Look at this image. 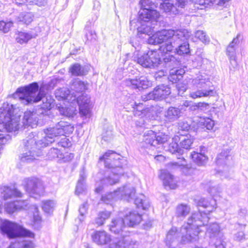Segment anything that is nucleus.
<instances>
[{
  "label": "nucleus",
  "instance_id": "51",
  "mask_svg": "<svg viewBox=\"0 0 248 248\" xmlns=\"http://www.w3.org/2000/svg\"><path fill=\"white\" fill-rule=\"evenodd\" d=\"M88 209L87 203L85 202L81 205V206L79 208V213L80 214L79 217H78V219L80 222H82L84 219V216L87 213Z\"/></svg>",
  "mask_w": 248,
  "mask_h": 248
},
{
  "label": "nucleus",
  "instance_id": "35",
  "mask_svg": "<svg viewBox=\"0 0 248 248\" xmlns=\"http://www.w3.org/2000/svg\"><path fill=\"white\" fill-rule=\"evenodd\" d=\"M190 208L187 204H180L176 209V215L180 217H185L190 212Z\"/></svg>",
  "mask_w": 248,
  "mask_h": 248
},
{
  "label": "nucleus",
  "instance_id": "27",
  "mask_svg": "<svg viewBox=\"0 0 248 248\" xmlns=\"http://www.w3.org/2000/svg\"><path fill=\"white\" fill-rule=\"evenodd\" d=\"M181 116V111L179 108L170 107L164 113L165 120L168 122H172L177 120Z\"/></svg>",
  "mask_w": 248,
  "mask_h": 248
},
{
  "label": "nucleus",
  "instance_id": "14",
  "mask_svg": "<svg viewBox=\"0 0 248 248\" xmlns=\"http://www.w3.org/2000/svg\"><path fill=\"white\" fill-rule=\"evenodd\" d=\"M168 136L159 134L156 135L154 131L149 130L145 132L143 135V141L146 144L145 147L148 148L149 147H155L159 143H165L168 140Z\"/></svg>",
  "mask_w": 248,
  "mask_h": 248
},
{
  "label": "nucleus",
  "instance_id": "52",
  "mask_svg": "<svg viewBox=\"0 0 248 248\" xmlns=\"http://www.w3.org/2000/svg\"><path fill=\"white\" fill-rule=\"evenodd\" d=\"M60 151L57 148H51L47 153L49 158L53 159L56 157L61 158L62 154L60 153Z\"/></svg>",
  "mask_w": 248,
  "mask_h": 248
},
{
  "label": "nucleus",
  "instance_id": "30",
  "mask_svg": "<svg viewBox=\"0 0 248 248\" xmlns=\"http://www.w3.org/2000/svg\"><path fill=\"white\" fill-rule=\"evenodd\" d=\"M179 146L181 149L189 150L194 141V138L189 134L180 135Z\"/></svg>",
  "mask_w": 248,
  "mask_h": 248
},
{
  "label": "nucleus",
  "instance_id": "3",
  "mask_svg": "<svg viewBox=\"0 0 248 248\" xmlns=\"http://www.w3.org/2000/svg\"><path fill=\"white\" fill-rule=\"evenodd\" d=\"M105 167L110 169L105 172V177L101 180L103 185H112L119 182L120 176L124 173V167L127 161L115 152L109 150L99 158Z\"/></svg>",
  "mask_w": 248,
  "mask_h": 248
},
{
  "label": "nucleus",
  "instance_id": "41",
  "mask_svg": "<svg viewBox=\"0 0 248 248\" xmlns=\"http://www.w3.org/2000/svg\"><path fill=\"white\" fill-rule=\"evenodd\" d=\"M55 206V202L52 200H46L42 202V209L47 213L52 212Z\"/></svg>",
  "mask_w": 248,
  "mask_h": 248
},
{
  "label": "nucleus",
  "instance_id": "19",
  "mask_svg": "<svg viewBox=\"0 0 248 248\" xmlns=\"http://www.w3.org/2000/svg\"><path fill=\"white\" fill-rule=\"evenodd\" d=\"M136 190L130 185H126L115 190V195L120 198L130 201L135 196Z\"/></svg>",
  "mask_w": 248,
  "mask_h": 248
},
{
  "label": "nucleus",
  "instance_id": "50",
  "mask_svg": "<svg viewBox=\"0 0 248 248\" xmlns=\"http://www.w3.org/2000/svg\"><path fill=\"white\" fill-rule=\"evenodd\" d=\"M13 23L12 21L5 22L4 21H0V31L3 33H7L12 27Z\"/></svg>",
  "mask_w": 248,
  "mask_h": 248
},
{
  "label": "nucleus",
  "instance_id": "25",
  "mask_svg": "<svg viewBox=\"0 0 248 248\" xmlns=\"http://www.w3.org/2000/svg\"><path fill=\"white\" fill-rule=\"evenodd\" d=\"M93 241L97 245H104L110 240V235L105 231H96L92 235Z\"/></svg>",
  "mask_w": 248,
  "mask_h": 248
},
{
  "label": "nucleus",
  "instance_id": "60",
  "mask_svg": "<svg viewBox=\"0 0 248 248\" xmlns=\"http://www.w3.org/2000/svg\"><path fill=\"white\" fill-rule=\"evenodd\" d=\"M31 207L35 211V214H34L33 216L34 221L35 222H39L41 220V217L38 214V208L36 206L34 205L32 206Z\"/></svg>",
  "mask_w": 248,
  "mask_h": 248
},
{
  "label": "nucleus",
  "instance_id": "16",
  "mask_svg": "<svg viewBox=\"0 0 248 248\" xmlns=\"http://www.w3.org/2000/svg\"><path fill=\"white\" fill-rule=\"evenodd\" d=\"M90 97L87 94H82L81 95L77 97L76 100L72 103L74 104L77 102L79 106V114L81 116L85 117L90 115L91 104H90Z\"/></svg>",
  "mask_w": 248,
  "mask_h": 248
},
{
  "label": "nucleus",
  "instance_id": "63",
  "mask_svg": "<svg viewBox=\"0 0 248 248\" xmlns=\"http://www.w3.org/2000/svg\"><path fill=\"white\" fill-rule=\"evenodd\" d=\"M168 79L172 82H176L177 81L180 80V78L174 74L173 72H171L170 76L168 78Z\"/></svg>",
  "mask_w": 248,
  "mask_h": 248
},
{
  "label": "nucleus",
  "instance_id": "56",
  "mask_svg": "<svg viewBox=\"0 0 248 248\" xmlns=\"http://www.w3.org/2000/svg\"><path fill=\"white\" fill-rule=\"evenodd\" d=\"M190 127V125L187 122L185 121L180 122L178 124L179 129L182 131H188Z\"/></svg>",
  "mask_w": 248,
  "mask_h": 248
},
{
  "label": "nucleus",
  "instance_id": "20",
  "mask_svg": "<svg viewBox=\"0 0 248 248\" xmlns=\"http://www.w3.org/2000/svg\"><path fill=\"white\" fill-rule=\"evenodd\" d=\"M28 204V201H16L6 203L4 208L6 212L11 214L20 209H27Z\"/></svg>",
  "mask_w": 248,
  "mask_h": 248
},
{
  "label": "nucleus",
  "instance_id": "5",
  "mask_svg": "<svg viewBox=\"0 0 248 248\" xmlns=\"http://www.w3.org/2000/svg\"><path fill=\"white\" fill-rule=\"evenodd\" d=\"M183 29L163 30L156 32L148 39L149 44L156 45L166 43L160 46V50L163 53L172 52L173 45H177L185 39L186 36L182 32Z\"/></svg>",
  "mask_w": 248,
  "mask_h": 248
},
{
  "label": "nucleus",
  "instance_id": "55",
  "mask_svg": "<svg viewBox=\"0 0 248 248\" xmlns=\"http://www.w3.org/2000/svg\"><path fill=\"white\" fill-rule=\"evenodd\" d=\"M176 87L178 92V93L180 96H182L187 89L186 85L182 83L177 84Z\"/></svg>",
  "mask_w": 248,
  "mask_h": 248
},
{
  "label": "nucleus",
  "instance_id": "64",
  "mask_svg": "<svg viewBox=\"0 0 248 248\" xmlns=\"http://www.w3.org/2000/svg\"><path fill=\"white\" fill-rule=\"evenodd\" d=\"M164 62L167 64L168 63H172L174 62L175 58L172 55H168L163 58Z\"/></svg>",
  "mask_w": 248,
  "mask_h": 248
},
{
  "label": "nucleus",
  "instance_id": "43",
  "mask_svg": "<svg viewBox=\"0 0 248 248\" xmlns=\"http://www.w3.org/2000/svg\"><path fill=\"white\" fill-rule=\"evenodd\" d=\"M70 71L72 75L75 76H81L84 74L83 69H82L80 65L78 63L73 64L70 69Z\"/></svg>",
  "mask_w": 248,
  "mask_h": 248
},
{
  "label": "nucleus",
  "instance_id": "6",
  "mask_svg": "<svg viewBox=\"0 0 248 248\" xmlns=\"http://www.w3.org/2000/svg\"><path fill=\"white\" fill-rule=\"evenodd\" d=\"M150 0H141L140 3L142 9L139 12V21L141 25L138 28V32L140 34L150 35L153 32L154 27L152 25L156 23L160 15L155 10L149 5Z\"/></svg>",
  "mask_w": 248,
  "mask_h": 248
},
{
  "label": "nucleus",
  "instance_id": "53",
  "mask_svg": "<svg viewBox=\"0 0 248 248\" xmlns=\"http://www.w3.org/2000/svg\"><path fill=\"white\" fill-rule=\"evenodd\" d=\"M74 157L73 153H66L62 155L61 158H59L63 162H68L71 161Z\"/></svg>",
  "mask_w": 248,
  "mask_h": 248
},
{
  "label": "nucleus",
  "instance_id": "12",
  "mask_svg": "<svg viewBox=\"0 0 248 248\" xmlns=\"http://www.w3.org/2000/svg\"><path fill=\"white\" fill-rule=\"evenodd\" d=\"M134 60L143 67L154 68L160 63V58L156 51L151 50L137 58L134 57Z\"/></svg>",
  "mask_w": 248,
  "mask_h": 248
},
{
  "label": "nucleus",
  "instance_id": "34",
  "mask_svg": "<svg viewBox=\"0 0 248 248\" xmlns=\"http://www.w3.org/2000/svg\"><path fill=\"white\" fill-rule=\"evenodd\" d=\"M70 104L69 106L68 107H59V110L60 113L63 116L70 117H73L76 114V108L75 106Z\"/></svg>",
  "mask_w": 248,
  "mask_h": 248
},
{
  "label": "nucleus",
  "instance_id": "18",
  "mask_svg": "<svg viewBox=\"0 0 248 248\" xmlns=\"http://www.w3.org/2000/svg\"><path fill=\"white\" fill-rule=\"evenodd\" d=\"M182 32L185 34V39L180 41L178 44L173 45L172 52L174 51L179 55H183L187 54L190 52L189 45L188 42V39L190 36V33L186 29H183Z\"/></svg>",
  "mask_w": 248,
  "mask_h": 248
},
{
  "label": "nucleus",
  "instance_id": "42",
  "mask_svg": "<svg viewBox=\"0 0 248 248\" xmlns=\"http://www.w3.org/2000/svg\"><path fill=\"white\" fill-rule=\"evenodd\" d=\"M84 177L82 174L80 175V178L78 181L76 190V193L77 195H79L83 193L85 191L86 186L84 185Z\"/></svg>",
  "mask_w": 248,
  "mask_h": 248
},
{
  "label": "nucleus",
  "instance_id": "58",
  "mask_svg": "<svg viewBox=\"0 0 248 248\" xmlns=\"http://www.w3.org/2000/svg\"><path fill=\"white\" fill-rule=\"evenodd\" d=\"M47 0H30V4H35L38 6H43L46 4Z\"/></svg>",
  "mask_w": 248,
  "mask_h": 248
},
{
  "label": "nucleus",
  "instance_id": "45",
  "mask_svg": "<svg viewBox=\"0 0 248 248\" xmlns=\"http://www.w3.org/2000/svg\"><path fill=\"white\" fill-rule=\"evenodd\" d=\"M195 36L203 43L206 44L209 42V37L203 31L199 30L196 31L195 33Z\"/></svg>",
  "mask_w": 248,
  "mask_h": 248
},
{
  "label": "nucleus",
  "instance_id": "15",
  "mask_svg": "<svg viewBox=\"0 0 248 248\" xmlns=\"http://www.w3.org/2000/svg\"><path fill=\"white\" fill-rule=\"evenodd\" d=\"M206 234L210 238L211 244L212 246L215 247V243L217 242L219 244V242L222 243L225 247V243L223 241V235L220 231V227L217 223H213L210 225L207 228Z\"/></svg>",
  "mask_w": 248,
  "mask_h": 248
},
{
  "label": "nucleus",
  "instance_id": "9",
  "mask_svg": "<svg viewBox=\"0 0 248 248\" xmlns=\"http://www.w3.org/2000/svg\"><path fill=\"white\" fill-rule=\"evenodd\" d=\"M192 83L197 90L190 92V97L196 99L213 96L214 89L210 78L206 74L199 75L192 80Z\"/></svg>",
  "mask_w": 248,
  "mask_h": 248
},
{
  "label": "nucleus",
  "instance_id": "57",
  "mask_svg": "<svg viewBox=\"0 0 248 248\" xmlns=\"http://www.w3.org/2000/svg\"><path fill=\"white\" fill-rule=\"evenodd\" d=\"M241 35L240 33L238 34L237 36L233 39L228 46H231L232 47H234L236 49L237 45L239 43L240 39L241 38Z\"/></svg>",
  "mask_w": 248,
  "mask_h": 248
},
{
  "label": "nucleus",
  "instance_id": "26",
  "mask_svg": "<svg viewBox=\"0 0 248 248\" xmlns=\"http://www.w3.org/2000/svg\"><path fill=\"white\" fill-rule=\"evenodd\" d=\"M179 136H174L169 141L167 146H165V147L167 148L166 150L172 154L178 153L179 154L182 155L183 153V150L181 149L179 144L178 143V142H179Z\"/></svg>",
  "mask_w": 248,
  "mask_h": 248
},
{
  "label": "nucleus",
  "instance_id": "2",
  "mask_svg": "<svg viewBox=\"0 0 248 248\" xmlns=\"http://www.w3.org/2000/svg\"><path fill=\"white\" fill-rule=\"evenodd\" d=\"M216 200L214 198L211 199L210 201L202 198L198 201V206L203 207L206 210L202 212L203 214L201 212L192 213L188 219L187 223L182 226L180 233L183 243L198 240V235L201 232L199 228L207 224L209 218L207 214L216 208Z\"/></svg>",
  "mask_w": 248,
  "mask_h": 248
},
{
  "label": "nucleus",
  "instance_id": "7",
  "mask_svg": "<svg viewBox=\"0 0 248 248\" xmlns=\"http://www.w3.org/2000/svg\"><path fill=\"white\" fill-rule=\"evenodd\" d=\"M13 106L4 102L0 108V123L8 132H16L22 127L20 123L19 116L13 114Z\"/></svg>",
  "mask_w": 248,
  "mask_h": 248
},
{
  "label": "nucleus",
  "instance_id": "36",
  "mask_svg": "<svg viewBox=\"0 0 248 248\" xmlns=\"http://www.w3.org/2000/svg\"><path fill=\"white\" fill-rule=\"evenodd\" d=\"M190 156L193 161L198 165H204L208 159L207 157L204 154L195 152L191 153Z\"/></svg>",
  "mask_w": 248,
  "mask_h": 248
},
{
  "label": "nucleus",
  "instance_id": "4",
  "mask_svg": "<svg viewBox=\"0 0 248 248\" xmlns=\"http://www.w3.org/2000/svg\"><path fill=\"white\" fill-rule=\"evenodd\" d=\"M39 86L37 83L33 82L28 86L18 88L13 96L15 98H19L22 104L28 105L37 103L42 100L41 108L44 109H50L54 102V99L51 95L44 96V93L40 89L37 95Z\"/></svg>",
  "mask_w": 248,
  "mask_h": 248
},
{
  "label": "nucleus",
  "instance_id": "32",
  "mask_svg": "<svg viewBox=\"0 0 248 248\" xmlns=\"http://www.w3.org/2000/svg\"><path fill=\"white\" fill-rule=\"evenodd\" d=\"M230 150L229 149L223 150L219 153L216 158V163L219 166H223L226 165L230 158Z\"/></svg>",
  "mask_w": 248,
  "mask_h": 248
},
{
  "label": "nucleus",
  "instance_id": "17",
  "mask_svg": "<svg viewBox=\"0 0 248 248\" xmlns=\"http://www.w3.org/2000/svg\"><path fill=\"white\" fill-rule=\"evenodd\" d=\"M125 84L132 89L139 90L147 89L152 86V82L147 77L141 76L139 78H127L125 81Z\"/></svg>",
  "mask_w": 248,
  "mask_h": 248
},
{
  "label": "nucleus",
  "instance_id": "38",
  "mask_svg": "<svg viewBox=\"0 0 248 248\" xmlns=\"http://www.w3.org/2000/svg\"><path fill=\"white\" fill-rule=\"evenodd\" d=\"M71 89L77 93H82L86 90L87 85L84 82L76 79L72 83Z\"/></svg>",
  "mask_w": 248,
  "mask_h": 248
},
{
  "label": "nucleus",
  "instance_id": "54",
  "mask_svg": "<svg viewBox=\"0 0 248 248\" xmlns=\"http://www.w3.org/2000/svg\"><path fill=\"white\" fill-rule=\"evenodd\" d=\"M209 192L213 197H215L220 193V188L218 186H213L210 187Z\"/></svg>",
  "mask_w": 248,
  "mask_h": 248
},
{
  "label": "nucleus",
  "instance_id": "11",
  "mask_svg": "<svg viewBox=\"0 0 248 248\" xmlns=\"http://www.w3.org/2000/svg\"><path fill=\"white\" fill-rule=\"evenodd\" d=\"M24 187L30 196L34 198H37L44 193V187L42 182L36 177L25 179Z\"/></svg>",
  "mask_w": 248,
  "mask_h": 248
},
{
  "label": "nucleus",
  "instance_id": "39",
  "mask_svg": "<svg viewBox=\"0 0 248 248\" xmlns=\"http://www.w3.org/2000/svg\"><path fill=\"white\" fill-rule=\"evenodd\" d=\"M111 213L109 211H102L98 213V216L95 219V223L99 226L102 225L105 221L110 216Z\"/></svg>",
  "mask_w": 248,
  "mask_h": 248
},
{
  "label": "nucleus",
  "instance_id": "49",
  "mask_svg": "<svg viewBox=\"0 0 248 248\" xmlns=\"http://www.w3.org/2000/svg\"><path fill=\"white\" fill-rule=\"evenodd\" d=\"M115 191L113 193L110 192L102 196V200L106 203H109L113 200L119 199V197L116 196L115 195Z\"/></svg>",
  "mask_w": 248,
  "mask_h": 248
},
{
  "label": "nucleus",
  "instance_id": "10",
  "mask_svg": "<svg viewBox=\"0 0 248 248\" xmlns=\"http://www.w3.org/2000/svg\"><path fill=\"white\" fill-rule=\"evenodd\" d=\"M1 230L10 238L18 236H27L29 237H33L34 236V234L31 231L8 220H4L2 222Z\"/></svg>",
  "mask_w": 248,
  "mask_h": 248
},
{
  "label": "nucleus",
  "instance_id": "47",
  "mask_svg": "<svg viewBox=\"0 0 248 248\" xmlns=\"http://www.w3.org/2000/svg\"><path fill=\"white\" fill-rule=\"evenodd\" d=\"M173 165L177 166L182 169L191 170L188 169L187 162L186 160L183 157H180L178 158V161L177 162L172 163Z\"/></svg>",
  "mask_w": 248,
  "mask_h": 248
},
{
  "label": "nucleus",
  "instance_id": "40",
  "mask_svg": "<svg viewBox=\"0 0 248 248\" xmlns=\"http://www.w3.org/2000/svg\"><path fill=\"white\" fill-rule=\"evenodd\" d=\"M200 124L204 126L208 130L212 129L214 125V121L208 117H201L199 120Z\"/></svg>",
  "mask_w": 248,
  "mask_h": 248
},
{
  "label": "nucleus",
  "instance_id": "28",
  "mask_svg": "<svg viewBox=\"0 0 248 248\" xmlns=\"http://www.w3.org/2000/svg\"><path fill=\"white\" fill-rule=\"evenodd\" d=\"M0 190L1 194L5 200L13 197H20L22 196L21 192L17 189H12L7 186H2L1 187Z\"/></svg>",
  "mask_w": 248,
  "mask_h": 248
},
{
  "label": "nucleus",
  "instance_id": "22",
  "mask_svg": "<svg viewBox=\"0 0 248 248\" xmlns=\"http://www.w3.org/2000/svg\"><path fill=\"white\" fill-rule=\"evenodd\" d=\"M74 94V93L70 94L69 89L66 88L57 89L55 93V97L58 100H66L70 103L76 100V94Z\"/></svg>",
  "mask_w": 248,
  "mask_h": 248
},
{
  "label": "nucleus",
  "instance_id": "23",
  "mask_svg": "<svg viewBox=\"0 0 248 248\" xmlns=\"http://www.w3.org/2000/svg\"><path fill=\"white\" fill-rule=\"evenodd\" d=\"M163 185L167 189H175L177 187L176 181L173 175L166 170H161L160 175Z\"/></svg>",
  "mask_w": 248,
  "mask_h": 248
},
{
  "label": "nucleus",
  "instance_id": "31",
  "mask_svg": "<svg viewBox=\"0 0 248 248\" xmlns=\"http://www.w3.org/2000/svg\"><path fill=\"white\" fill-rule=\"evenodd\" d=\"M33 18L34 15L32 13L23 12L16 16V20L17 22H21L28 25L33 21Z\"/></svg>",
  "mask_w": 248,
  "mask_h": 248
},
{
  "label": "nucleus",
  "instance_id": "13",
  "mask_svg": "<svg viewBox=\"0 0 248 248\" xmlns=\"http://www.w3.org/2000/svg\"><path fill=\"white\" fill-rule=\"evenodd\" d=\"M170 93L171 90L169 86L161 84L155 87L148 94L142 96V99L144 101L151 99L156 101L163 100L166 99Z\"/></svg>",
  "mask_w": 248,
  "mask_h": 248
},
{
  "label": "nucleus",
  "instance_id": "46",
  "mask_svg": "<svg viewBox=\"0 0 248 248\" xmlns=\"http://www.w3.org/2000/svg\"><path fill=\"white\" fill-rule=\"evenodd\" d=\"M34 245L31 242H26L22 243H15L11 244L9 248H33Z\"/></svg>",
  "mask_w": 248,
  "mask_h": 248
},
{
  "label": "nucleus",
  "instance_id": "24",
  "mask_svg": "<svg viewBox=\"0 0 248 248\" xmlns=\"http://www.w3.org/2000/svg\"><path fill=\"white\" fill-rule=\"evenodd\" d=\"M37 34L33 31L29 32L17 31L16 34V40L20 44L27 43L32 38L37 37Z\"/></svg>",
  "mask_w": 248,
  "mask_h": 248
},
{
  "label": "nucleus",
  "instance_id": "62",
  "mask_svg": "<svg viewBox=\"0 0 248 248\" xmlns=\"http://www.w3.org/2000/svg\"><path fill=\"white\" fill-rule=\"evenodd\" d=\"M245 238L244 233L243 232H239L235 234L234 239L238 241H241Z\"/></svg>",
  "mask_w": 248,
  "mask_h": 248
},
{
  "label": "nucleus",
  "instance_id": "59",
  "mask_svg": "<svg viewBox=\"0 0 248 248\" xmlns=\"http://www.w3.org/2000/svg\"><path fill=\"white\" fill-rule=\"evenodd\" d=\"M236 49L234 47H232L231 46H228L227 47V54L229 58L236 57Z\"/></svg>",
  "mask_w": 248,
  "mask_h": 248
},
{
  "label": "nucleus",
  "instance_id": "29",
  "mask_svg": "<svg viewBox=\"0 0 248 248\" xmlns=\"http://www.w3.org/2000/svg\"><path fill=\"white\" fill-rule=\"evenodd\" d=\"M126 223L129 226L133 227L138 224L141 220V216L135 211H132L126 215L124 218Z\"/></svg>",
  "mask_w": 248,
  "mask_h": 248
},
{
  "label": "nucleus",
  "instance_id": "48",
  "mask_svg": "<svg viewBox=\"0 0 248 248\" xmlns=\"http://www.w3.org/2000/svg\"><path fill=\"white\" fill-rule=\"evenodd\" d=\"M85 37L87 42H93L96 39V34L94 31L89 30V28H86Z\"/></svg>",
  "mask_w": 248,
  "mask_h": 248
},
{
  "label": "nucleus",
  "instance_id": "37",
  "mask_svg": "<svg viewBox=\"0 0 248 248\" xmlns=\"http://www.w3.org/2000/svg\"><path fill=\"white\" fill-rule=\"evenodd\" d=\"M179 233L177 232V230L176 228H172L168 232L166 236V244L170 248L171 243L174 242L177 239L179 236Z\"/></svg>",
  "mask_w": 248,
  "mask_h": 248
},
{
  "label": "nucleus",
  "instance_id": "21",
  "mask_svg": "<svg viewBox=\"0 0 248 248\" xmlns=\"http://www.w3.org/2000/svg\"><path fill=\"white\" fill-rule=\"evenodd\" d=\"M38 122V114L30 111L24 113L22 121V126L27 128L29 126L33 128L37 126Z\"/></svg>",
  "mask_w": 248,
  "mask_h": 248
},
{
  "label": "nucleus",
  "instance_id": "8",
  "mask_svg": "<svg viewBox=\"0 0 248 248\" xmlns=\"http://www.w3.org/2000/svg\"><path fill=\"white\" fill-rule=\"evenodd\" d=\"M125 221L122 217H116L112 219L108 225L109 230L112 232L120 234L122 236V240L117 239L112 241L109 248H129V240L125 238L128 235V232L124 229L126 228Z\"/></svg>",
  "mask_w": 248,
  "mask_h": 248
},
{
  "label": "nucleus",
  "instance_id": "44",
  "mask_svg": "<svg viewBox=\"0 0 248 248\" xmlns=\"http://www.w3.org/2000/svg\"><path fill=\"white\" fill-rule=\"evenodd\" d=\"M11 136L0 131V154L3 149V146L11 140Z\"/></svg>",
  "mask_w": 248,
  "mask_h": 248
},
{
  "label": "nucleus",
  "instance_id": "1",
  "mask_svg": "<svg viewBox=\"0 0 248 248\" xmlns=\"http://www.w3.org/2000/svg\"><path fill=\"white\" fill-rule=\"evenodd\" d=\"M74 129V126L69 123L62 121L54 127L45 129V136L37 141L34 134H30L23 140L24 152L20 156L21 161L31 162L38 159L37 157L43 155L41 149L54 141V138L71 134Z\"/></svg>",
  "mask_w": 248,
  "mask_h": 248
},
{
  "label": "nucleus",
  "instance_id": "33",
  "mask_svg": "<svg viewBox=\"0 0 248 248\" xmlns=\"http://www.w3.org/2000/svg\"><path fill=\"white\" fill-rule=\"evenodd\" d=\"M135 204L139 208L146 210L150 207L148 199L142 194H140L134 201Z\"/></svg>",
  "mask_w": 248,
  "mask_h": 248
},
{
  "label": "nucleus",
  "instance_id": "61",
  "mask_svg": "<svg viewBox=\"0 0 248 248\" xmlns=\"http://www.w3.org/2000/svg\"><path fill=\"white\" fill-rule=\"evenodd\" d=\"M197 107L201 110H204L209 108V105L206 103L200 102L197 104Z\"/></svg>",
  "mask_w": 248,
  "mask_h": 248
}]
</instances>
